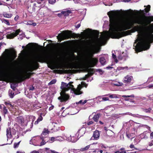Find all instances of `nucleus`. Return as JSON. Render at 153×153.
Wrapping results in <instances>:
<instances>
[{"mask_svg": "<svg viewBox=\"0 0 153 153\" xmlns=\"http://www.w3.org/2000/svg\"><path fill=\"white\" fill-rule=\"evenodd\" d=\"M45 138L44 136H40V139L42 140V141L40 143L39 145V146H42L45 145L48 142V140L46 141V140H45Z\"/></svg>", "mask_w": 153, "mask_h": 153, "instance_id": "nucleus-15", "label": "nucleus"}, {"mask_svg": "<svg viewBox=\"0 0 153 153\" xmlns=\"http://www.w3.org/2000/svg\"><path fill=\"white\" fill-rule=\"evenodd\" d=\"M117 69L119 70H123L124 69V68H123V67H118L117 68Z\"/></svg>", "mask_w": 153, "mask_h": 153, "instance_id": "nucleus-57", "label": "nucleus"}, {"mask_svg": "<svg viewBox=\"0 0 153 153\" xmlns=\"http://www.w3.org/2000/svg\"><path fill=\"white\" fill-rule=\"evenodd\" d=\"M2 22L4 23L7 25H10V23H9V21L7 20H6L4 19H2Z\"/></svg>", "mask_w": 153, "mask_h": 153, "instance_id": "nucleus-31", "label": "nucleus"}, {"mask_svg": "<svg viewBox=\"0 0 153 153\" xmlns=\"http://www.w3.org/2000/svg\"><path fill=\"white\" fill-rule=\"evenodd\" d=\"M6 37L8 39H12L14 38L15 36L14 34V33H11L7 35Z\"/></svg>", "mask_w": 153, "mask_h": 153, "instance_id": "nucleus-21", "label": "nucleus"}, {"mask_svg": "<svg viewBox=\"0 0 153 153\" xmlns=\"http://www.w3.org/2000/svg\"><path fill=\"white\" fill-rule=\"evenodd\" d=\"M85 129L84 128H82L78 130L76 134H77L78 136L79 137V138L83 136L85 134Z\"/></svg>", "mask_w": 153, "mask_h": 153, "instance_id": "nucleus-13", "label": "nucleus"}, {"mask_svg": "<svg viewBox=\"0 0 153 153\" xmlns=\"http://www.w3.org/2000/svg\"><path fill=\"white\" fill-rule=\"evenodd\" d=\"M72 31L68 30L63 31L62 33L59 34L57 38L59 40H64L68 39L71 37Z\"/></svg>", "mask_w": 153, "mask_h": 153, "instance_id": "nucleus-7", "label": "nucleus"}, {"mask_svg": "<svg viewBox=\"0 0 153 153\" xmlns=\"http://www.w3.org/2000/svg\"><path fill=\"white\" fill-rule=\"evenodd\" d=\"M82 42H86L88 43V47L93 54L98 53L100 51V49L99 48H96V45L94 42L89 40L85 41L84 40H82Z\"/></svg>", "mask_w": 153, "mask_h": 153, "instance_id": "nucleus-6", "label": "nucleus"}, {"mask_svg": "<svg viewBox=\"0 0 153 153\" xmlns=\"http://www.w3.org/2000/svg\"><path fill=\"white\" fill-rule=\"evenodd\" d=\"M16 72V68L12 66L5 67L2 73L0 74V81H6L13 76Z\"/></svg>", "mask_w": 153, "mask_h": 153, "instance_id": "nucleus-3", "label": "nucleus"}, {"mask_svg": "<svg viewBox=\"0 0 153 153\" xmlns=\"http://www.w3.org/2000/svg\"><path fill=\"white\" fill-rule=\"evenodd\" d=\"M6 51L8 53L12 55L13 56H14L15 57V58L16 56V53L15 51H14L13 52H9V50L8 49H6L5 51Z\"/></svg>", "mask_w": 153, "mask_h": 153, "instance_id": "nucleus-27", "label": "nucleus"}, {"mask_svg": "<svg viewBox=\"0 0 153 153\" xmlns=\"http://www.w3.org/2000/svg\"><path fill=\"white\" fill-rule=\"evenodd\" d=\"M37 2L38 4H40L41 3V2L40 1H43L45 0H37Z\"/></svg>", "mask_w": 153, "mask_h": 153, "instance_id": "nucleus-56", "label": "nucleus"}, {"mask_svg": "<svg viewBox=\"0 0 153 153\" xmlns=\"http://www.w3.org/2000/svg\"><path fill=\"white\" fill-rule=\"evenodd\" d=\"M71 12L69 10H68L67 11H62L61 12V13L63 14H65V15H66V14H67V15H68V14L70 13Z\"/></svg>", "mask_w": 153, "mask_h": 153, "instance_id": "nucleus-34", "label": "nucleus"}, {"mask_svg": "<svg viewBox=\"0 0 153 153\" xmlns=\"http://www.w3.org/2000/svg\"><path fill=\"white\" fill-rule=\"evenodd\" d=\"M105 96H108L109 97L111 98H118L117 95L115 94H106L104 95Z\"/></svg>", "mask_w": 153, "mask_h": 153, "instance_id": "nucleus-20", "label": "nucleus"}, {"mask_svg": "<svg viewBox=\"0 0 153 153\" xmlns=\"http://www.w3.org/2000/svg\"><path fill=\"white\" fill-rule=\"evenodd\" d=\"M9 95L10 97L11 98H13L14 96V92L11 90H9Z\"/></svg>", "mask_w": 153, "mask_h": 153, "instance_id": "nucleus-26", "label": "nucleus"}, {"mask_svg": "<svg viewBox=\"0 0 153 153\" xmlns=\"http://www.w3.org/2000/svg\"><path fill=\"white\" fill-rule=\"evenodd\" d=\"M152 110V109L150 108H149L148 109H144V111L146 113H149Z\"/></svg>", "mask_w": 153, "mask_h": 153, "instance_id": "nucleus-43", "label": "nucleus"}, {"mask_svg": "<svg viewBox=\"0 0 153 153\" xmlns=\"http://www.w3.org/2000/svg\"><path fill=\"white\" fill-rule=\"evenodd\" d=\"M20 32V29H18L17 30H16L15 32L14 33V34L15 36H17L19 33Z\"/></svg>", "mask_w": 153, "mask_h": 153, "instance_id": "nucleus-39", "label": "nucleus"}, {"mask_svg": "<svg viewBox=\"0 0 153 153\" xmlns=\"http://www.w3.org/2000/svg\"><path fill=\"white\" fill-rule=\"evenodd\" d=\"M140 11L144 15L141 19L132 20L120 28H118L116 21V13L111 11L107 13L110 23L109 31H106V33L108 36L112 39H119L130 34V32L134 33L143 31L138 39L140 42L135 47V51L137 53L149 49L150 46V44L153 40V24L148 26L153 21V16H145L144 10Z\"/></svg>", "mask_w": 153, "mask_h": 153, "instance_id": "nucleus-1", "label": "nucleus"}, {"mask_svg": "<svg viewBox=\"0 0 153 153\" xmlns=\"http://www.w3.org/2000/svg\"><path fill=\"white\" fill-rule=\"evenodd\" d=\"M42 113H41L40 114L39 117L37 119L38 120V121H39V122L43 120V117L42 116Z\"/></svg>", "mask_w": 153, "mask_h": 153, "instance_id": "nucleus-40", "label": "nucleus"}, {"mask_svg": "<svg viewBox=\"0 0 153 153\" xmlns=\"http://www.w3.org/2000/svg\"><path fill=\"white\" fill-rule=\"evenodd\" d=\"M115 153H126V151H117L115 152Z\"/></svg>", "mask_w": 153, "mask_h": 153, "instance_id": "nucleus-48", "label": "nucleus"}, {"mask_svg": "<svg viewBox=\"0 0 153 153\" xmlns=\"http://www.w3.org/2000/svg\"><path fill=\"white\" fill-rule=\"evenodd\" d=\"M32 153H39V151L34 150L32 152Z\"/></svg>", "mask_w": 153, "mask_h": 153, "instance_id": "nucleus-59", "label": "nucleus"}, {"mask_svg": "<svg viewBox=\"0 0 153 153\" xmlns=\"http://www.w3.org/2000/svg\"><path fill=\"white\" fill-rule=\"evenodd\" d=\"M16 120L21 124H22L24 123V119L22 116H20L17 117L16 118Z\"/></svg>", "mask_w": 153, "mask_h": 153, "instance_id": "nucleus-19", "label": "nucleus"}, {"mask_svg": "<svg viewBox=\"0 0 153 153\" xmlns=\"http://www.w3.org/2000/svg\"><path fill=\"white\" fill-rule=\"evenodd\" d=\"M132 79H133L132 76L127 75L124 77L123 82L124 83H129L131 81Z\"/></svg>", "mask_w": 153, "mask_h": 153, "instance_id": "nucleus-11", "label": "nucleus"}, {"mask_svg": "<svg viewBox=\"0 0 153 153\" xmlns=\"http://www.w3.org/2000/svg\"><path fill=\"white\" fill-rule=\"evenodd\" d=\"M101 116V114L100 113H97L94 115L92 119L95 122H98V119Z\"/></svg>", "mask_w": 153, "mask_h": 153, "instance_id": "nucleus-16", "label": "nucleus"}, {"mask_svg": "<svg viewBox=\"0 0 153 153\" xmlns=\"http://www.w3.org/2000/svg\"><path fill=\"white\" fill-rule=\"evenodd\" d=\"M3 16L4 17L10 18L12 17V14H8L7 13H5L3 14Z\"/></svg>", "mask_w": 153, "mask_h": 153, "instance_id": "nucleus-28", "label": "nucleus"}, {"mask_svg": "<svg viewBox=\"0 0 153 153\" xmlns=\"http://www.w3.org/2000/svg\"><path fill=\"white\" fill-rule=\"evenodd\" d=\"M3 108V111L4 114H7L8 111L7 109L6 108V107L4 105Z\"/></svg>", "mask_w": 153, "mask_h": 153, "instance_id": "nucleus-32", "label": "nucleus"}, {"mask_svg": "<svg viewBox=\"0 0 153 153\" xmlns=\"http://www.w3.org/2000/svg\"><path fill=\"white\" fill-rule=\"evenodd\" d=\"M19 18V16L18 15H16L15 17L14 18V20L16 21H17L18 20V19Z\"/></svg>", "mask_w": 153, "mask_h": 153, "instance_id": "nucleus-51", "label": "nucleus"}, {"mask_svg": "<svg viewBox=\"0 0 153 153\" xmlns=\"http://www.w3.org/2000/svg\"><path fill=\"white\" fill-rule=\"evenodd\" d=\"M56 0H48V2L49 4H53L56 2Z\"/></svg>", "mask_w": 153, "mask_h": 153, "instance_id": "nucleus-42", "label": "nucleus"}, {"mask_svg": "<svg viewBox=\"0 0 153 153\" xmlns=\"http://www.w3.org/2000/svg\"><path fill=\"white\" fill-rule=\"evenodd\" d=\"M80 25H80V23H79V24H77L76 26V28H78L79 27H80Z\"/></svg>", "mask_w": 153, "mask_h": 153, "instance_id": "nucleus-53", "label": "nucleus"}, {"mask_svg": "<svg viewBox=\"0 0 153 153\" xmlns=\"http://www.w3.org/2000/svg\"><path fill=\"white\" fill-rule=\"evenodd\" d=\"M93 33L94 35L98 40L102 41L105 39V36L104 35L101 36L99 38L100 33L98 31L94 30Z\"/></svg>", "mask_w": 153, "mask_h": 153, "instance_id": "nucleus-9", "label": "nucleus"}, {"mask_svg": "<svg viewBox=\"0 0 153 153\" xmlns=\"http://www.w3.org/2000/svg\"><path fill=\"white\" fill-rule=\"evenodd\" d=\"M50 140L52 142H53L56 141L55 137H51L50 139Z\"/></svg>", "mask_w": 153, "mask_h": 153, "instance_id": "nucleus-47", "label": "nucleus"}, {"mask_svg": "<svg viewBox=\"0 0 153 153\" xmlns=\"http://www.w3.org/2000/svg\"><path fill=\"white\" fill-rule=\"evenodd\" d=\"M57 57L53 54L50 53L46 55H39L36 56L35 57L33 62L35 64H37V62H43L45 61H48L50 60Z\"/></svg>", "mask_w": 153, "mask_h": 153, "instance_id": "nucleus-4", "label": "nucleus"}, {"mask_svg": "<svg viewBox=\"0 0 153 153\" xmlns=\"http://www.w3.org/2000/svg\"><path fill=\"white\" fill-rule=\"evenodd\" d=\"M65 73H76V70L75 69H69L68 70H65Z\"/></svg>", "mask_w": 153, "mask_h": 153, "instance_id": "nucleus-23", "label": "nucleus"}, {"mask_svg": "<svg viewBox=\"0 0 153 153\" xmlns=\"http://www.w3.org/2000/svg\"><path fill=\"white\" fill-rule=\"evenodd\" d=\"M54 107V106L53 105H52V106H51V107H50L49 108V110H51Z\"/></svg>", "mask_w": 153, "mask_h": 153, "instance_id": "nucleus-62", "label": "nucleus"}, {"mask_svg": "<svg viewBox=\"0 0 153 153\" xmlns=\"http://www.w3.org/2000/svg\"><path fill=\"white\" fill-rule=\"evenodd\" d=\"M29 118L30 119H32V122L31 123V127H32L33 126V122L35 120V116H30L29 117Z\"/></svg>", "mask_w": 153, "mask_h": 153, "instance_id": "nucleus-29", "label": "nucleus"}, {"mask_svg": "<svg viewBox=\"0 0 153 153\" xmlns=\"http://www.w3.org/2000/svg\"><path fill=\"white\" fill-rule=\"evenodd\" d=\"M94 123L92 121H91L87 123V125L88 126H89L90 125L93 124Z\"/></svg>", "mask_w": 153, "mask_h": 153, "instance_id": "nucleus-49", "label": "nucleus"}, {"mask_svg": "<svg viewBox=\"0 0 153 153\" xmlns=\"http://www.w3.org/2000/svg\"><path fill=\"white\" fill-rule=\"evenodd\" d=\"M71 141L72 142H75L77 140L76 135L72 134L70 135Z\"/></svg>", "mask_w": 153, "mask_h": 153, "instance_id": "nucleus-17", "label": "nucleus"}, {"mask_svg": "<svg viewBox=\"0 0 153 153\" xmlns=\"http://www.w3.org/2000/svg\"><path fill=\"white\" fill-rule=\"evenodd\" d=\"M151 6L149 5H148L147 6L146 8L144 9L146 13H148L150 10Z\"/></svg>", "mask_w": 153, "mask_h": 153, "instance_id": "nucleus-30", "label": "nucleus"}, {"mask_svg": "<svg viewBox=\"0 0 153 153\" xmlns=\"http://www.w3.org/2000/svg\"><path fill=\"white\" fill-rule=\"evenodd\" d=\"M100 62L102 65H104L105 64L106 60L104 57H101L100 58Z\"/></svg>", "mask_w": 153, "mask_h": 153, "instance_id": "nucleus-22", "label": "nucleus"}, {"mask_svg": "<svg viewBox=\"0 0 153 153\" xmlns=\"http://www.w3.org/2000/svg\"><path fill=\"white\" fill-rule=\"evenodd\" d=\"M112 57L114 59V60L115 62L116 63H117L118 62V61L117 58V57H116V55H114V53H113L112 54Z\"/></svg>", "mask_w": 153, "mask_h": 153, "instance_id": "nucleus-37", "label": "nucleus"}, {"mask_svg": "<svg viewBox=\"0 0 153 153\" xmlns=\"http://www.w3.org/2000/svg\"><path fill=\"white\" fill-rule=\"evenodd\" d=\"M4 104L6 105H9L10 107L12 108L13 107V105H12L10 103V102L9 101L8 102H5Z\"/></svg>", "mask_w": 153, "mask_h": 153, "instance_id": "nucleus-38", "label": "nucleus"}, {"mask_svg": "<svg viewBox=\"0 0 153 153\" xmlns=\"http://www.w3.org/2000/svg\"><path fill=\"white\" fill-rule=\"evenodd\" d=\"M150 138L151 139H152L153 138V132H152L150 134Z\"/></svg>", "mask_w": 153, "mask_h": 153, "instance_id": "nucleus-54", "label": "nucleus"}, {"mask_svg": "<svg viewBox=\"0 0 153 153\" xmlns=\"http://www.w3.org/2000/svg\"><path fill=\"white\" fill-rule=\"evenodd\" d=\"M98 62V59L96 58H93L91 60L89 61L87 63L84 65V67L85 68L86 70L88 71L91 75H92L94 72V69L92 68L88 69L89 67H93L96 65Z\"/></svg>", "mask_w": 153, "mask_h": 153, "instance_id": "nucleus-5", "label": "nucleus"}, {"mask_svg": "<svg viewBox=\"0 0 153 153\" xmlns=\"http://www.w3.org/2000/svg\"><path fill=\"white\" fill-rule=\"evenodd\" d=\"M50 133V131L48 129L44 128L42 133L41 134V136H44L43 135L45 136L48 134Z\"/></svg>", "mask_w": 153, "mask_h": 153, "instance_id": "nucleus-18", "label": "nucleus"}, {"mask_svg": "<svg viewBox=\"0 0 153 153\" xmlns=\"http://www.w3.org/2000/svg\"><path fill=\"white\" fill-rule=\"evenodd\" d=\"M82 86L81 85H79L76 89L74 88V92L76 95H80L82 94L83 92L81 91V90L82 88Z\"/></svg>", "mask_w": 153, "mask_h": 153, "instance_id": "nucleus-10", "label": "nucleus"}, {"mask_svg": "<svg viewBox=\"0 0 153 153\" xmlns=\"http://www.w3.org/2000/svg\"><path fill=\"white\" fill-rule=\"evenodd\" d=\"M91 76L90 74H87L85 75V77L87 78H88Z\"/></svg>", "mask_w": 153, "mask_h": 153, "instance_id": "nucleus-52", "label": "nucleus"}, {"mask_svg": "<svg viewBox=\"0 0 153 153\" xmlns=\"http://www.w3.org/2000/svg\"><path fill=\"white\" fill-rule=\"evenodd\" d=\"M102 100L104 101H108L109 100V98L108 97H103Z\"/></svg>", "mask_w": 153, "mask_h": 153, "instance_id": "nucleus-46", "label": "nucleus"}, {"mask_svg": "<svg viewBox=\"0 0 153 153\" xmlns=\"http://www.w3.org/2000/svg\"><path fill=\"white\" fill-rule=\"evenodd\" d=\"M122 97L124 98H126L125 99V100L128 101L129 100V98H128V97L134 98V95H131L130 96H126L125 95H123L122 96Z\"/></svg>", "mask_w": 153, "mask_h": 153, "instance_id": "nucleus-24", "label": "nucleus"}, {"mask_svg": "<svg viewBox=\"0 0 153 153\" xmlns=\"http://www.w3.org/2000/svg\"><path fill=\"white\" fill-rule=\"evenodd\" d=\"M80 68V65L78 63H73L70 64L68 68L70 69H78Z\"/></svg>", "mask_w": 153, "mask_h": 153, "instance_id": "nucleus-12", "label": "nucleus"}, {"mask_svg": "<svg viewBox=\"0 0 153 153\" xmlns=\"http://www.w3.org/2000/svg\"><path fill=\"white\" fill-rule=\"evenodd\" d=\"M16 153H25L24 152H22L20 151H18L16 152Z\"/></svg>", "mask_w": 153, "mask_h": 153, "instance_id": "nucleus-64", "label": "nucleus"}, {"mask_svg": "<svg viewBox=\"0 0 153 153\" xmlns=\"http://www.w3.org/2000/svg\"><path fill=\"white\" fill-rule=\"evenodd\" d=\"M62 137H55L56 141H61L62 140Z\"/></svg>", "mask_w": 153, "mask_h": 153, "instance_id": "nucleus-45", "label": "nucleus"}, {"mask_svg": "<svg viewBox=\"0 0 153 153\" xmlns=\"http://www.w3.org/2000/svg\"><path fill=\"white\" fill-rule=\"evenodd\" d=\"M56 82V80L55 79H53L51 81V82L49 83L48 84L49 85H53Z\"/></svg>", "mask_w": 153, "mask_h": 153, "instance_id": "nucleus-41", "label": "nucleus"}, {"mask_svg": "<svg viewBox=\"0 0 153 153\" xmlns=\"http://www.w3.org/2000/svg\"><path fill=\"white\" fill-rule=\"evenodd\" d=\"M39 122V121H38V120H37L35 122L34 124L35 125H36L38 124Z\"/></svg>", "mask_w": 153, "mask_h": 153, "instance_id": "nucleus-60", "label": "nucleus"}, {"mask_svg": "<svg viewBox=\"0 0 153 153\" xmlns=\"http://www.w3.org/2000/svg\"><path fill=\"white\" fill-rule=\"evenodd\" d=\"M113 68V67H111V66H108V67H106V68L107 69H112V68Z\"/></svg>", "mask_w": 153, "mask_h": 153, "instance_id": "nucleus-61", "label": "nucleus"}, {"mask_svg": "<svg viewBox=\"0 0 153 153\" xmlns=\"http://www.w3.org/2000/svg\"><path fill=\"white\" fill-rule=\"evenodd\" d=\"M153 145V143L152 142L149 143V146H152Z\"/></svg>", "mask_w": 153, "mask_h": 153, "instance_id": "nucleus-63", "label": "nucleus"}, {"mask_svg": "<svg viewBox=\"0 0 153 153\" xmlns=\"http://www.w3.org/2000/svg\"><path fill=\"white\" fill-rule=\"evenodd\" d=\"M6 135L8 136H10L11 135V131L10 129V128H8L6 130Z\"/></svg>", "mask_w": 153, "mask_h": 153, "instance_id": "nucleus-36", "label": "nucleus"}, {"mask_svg": "<svg viewBox=\"0 0 153 153\" xmlns=\"http://www.w3.org/2000/svg\"><path fill=\"white\" fill-rule=\"evenodd\" d=\"M100 136V134L99 131L96 130L95 131H94L93 137L95 139L97 140L99 138Z\"/></svg>", "mask_w": 153, "mask_h": 153, "instance_id": "nucleus-14", "label": "nucleus"}, {"mask_svg": "<svg viewBox=\"0 0 153 153\" xmlns=\"http://www.w3.org/2000/svg\"><path fill=\"white\" fill-rule=\"evenodd\" d=\"M130 147L131 149L135 148L134 147V145L133 144H131L130 145Z\"/></svg>", "mask_w": 153, "mask_h": 153, "instance_id": "nucleus-55", "label": "nucleus"}, {"mask_svg": "<svg viewBox=\"0 0 153 153\" xmlns=\"http://www.w3.org/2000/svg\"><path fill=\"white\" fill-rule=\"evenodd\" d=\"M83 101V100H80L78 102H76V105H78V104H80L81 105H84L86 103V102L87 101V100H84Z\"/></svg>", "mask_w": 153, "mask_h": 153, "instance_id": "nucleus-25", "label": "nucleus"}, {"mask_svg": "<svg viewBox=\"0 0 153 153\" xmlns=\"http://www.w3.org/2000/svg\"><path fill=\"white\" fill-rule=\"evenodd\" d=\"M73 83L72 82H69L68 84L64 82H61L60 88L62 91L60 93L61 96L58 98L61 102H66L70 99L69 95L66 94L65 92L73 88L74 85H72Z\"/></svg>", "mask_w": 153, "mask_h": 153, "instance_id": "nucleus-2", "label": "nucleus"}, {"mask_svg": "<svg viewBox=\"0 0 153 153\" xmlns=\"http://www.w3.org/2000/svg\"><path fill=\"white\" fill-rule=\"evenodd\" d=\"M34 89H35V88L33 86H32L29 88V90H31L32 91H33Z\"/></svg>", "mask_w": 153, "mask_h": 153, "instance_id": "nucleus-50", "label": "nucleus"}, {"mask_svg": "<svg viewBox=\"0 0 153 153\" xmlns=\"http://www.w3.org/2000/svg\"><path fill=\"white\" fill-rule=\"evenodd\" d=\"M30 73L27 74L26 76H20L16 77L14 78V81L16 83H19L22 82L27 78H29L30 77Z\"/></svg>", "mask_w": 153, "mask_h": 153, "instance_id": "nucleus-8", "label": "nucleus"}, {"mask_svg": "<svg viewBox=\"0 0 153 153\" xmlns=\"http://www.w3.org/2000/svg\"><path fill=\"white\" fill-rule=\"evenodd\" d=\"M90 147L89 145H88L84 148H82L80 149V150L81 151H84L88 150Z\"/></svg>", "mask_w": 153, "mask_h": 153, "instance_id": "nucleus-33", "label": "nucleus"}, {"mask_svg": "<svg viewBox=\"0 0 153 153\" xmlns=\"http://www.w3.org/2000/svg\"><path fill=\"white\" fill-rule=\"evenodd\" d=\"M51 153H59L54 150H51Z\"/></svg>", "mask_w": 153, "mask_h": 153, "instance_id": "nucleus-58", "label": "nucleus"}, {"mask_svg": "<svg viewBox=\"0 0 153 153\" xmlns=\"http://www.w3.org/2000/svg\"><path fill=\"white\" fill-rule=\"evenodd\" d=\"M81 85L82 86V87H85V88H87L88 86V85L85 82H81Z\"/></svg>", "mask_w": 153, "mask_h": 153, "instance_id": "nucleus-44", "label": "nucleus"}, {"mask_svg": "<svg viewBox=\"0 0 153 153\" xmlns=\"http://www.w3.org/2000/svg\"><path fill=\"white\" fill-rule=\"evenodd\" d=\"M20 142L21 141H20L17 143H14L13 147L14 148H17L19 147Z\"/></svg>", "mask_w": 153, "mask_h": 153, "instance_id": "nucleus-35", "label": "nucleus"}]
</instances>
